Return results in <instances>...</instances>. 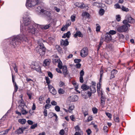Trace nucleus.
I'll use <instances>...</instances> for the list:
<instances>
[{"label": "nucleus", "mask_w": 135, "mask_h": 135, "mask_svg": "<svg viewBox=\"0 0 135 135\" xmlns=\"http://www.w3.org/2000/svg\"><path fill=\"white\" fill-rule=\"evenodd\" d=\"M10 44L13 48H15L20 45L21 41H27V39L26 37L23 34L14 36L10 38Z\"/></svg>", "instance_id": "f257e3e1"}, {"label": "nucleus", "mask_w": 135, "mask_h": 135, "mask_svg": "<svg viewBox=\"0 0 135 135\" xmlns=\"http://www.w3.org/2000/svg\"><path fill=\"white\" fill-rule=\"evenodd\" d=\"M29 13L28 12H25L24 15L23 19V25H21L20 31L21 32H22L23 30H26L25 29L26 28V27L33 23L30 19V17H29Z\"/></svg>", "instance_id": "f03ea898"}, {"label": "nucleus", "mask_w": 135, "mask_h": 135, "mask_svg": "<svg viewBox=\"0 0 135 135\" xmlns=\"http://www.w3.org/2000/svg\"><path fill=\"white\" fill-rule=\"evenodd\" d=\"M43 42H45V41L42 39H40L38 41L39 45L36 48V51L38 52L41 56H43L45 54L46 50V49L42 43Z\"/></svg>", "instance_id": "7ed1b4c3"}, {"label": "nucleus", "mask_w": 135, "mask_h": 135, "mask_svg": "<svg viewBox=\"0 0 135 135\" xmlns=\"http://www.w3.org/2000/svg\"><path fill=\"white\" fill-rule=\"evenodd\" d=\"M36 24L33 23L30 26H28L26 27V28H25L26 30H24H24H23V31L21 32L22 33H24L25 32L27 31L28 32L32 35H37V34L39 33V32L38 28H36L35 26V25Z\"/></svg>", "instance_id": "20e7f679"}, {"label": "nucleus", "mask_w": 135, "mask_h": 135, "mask_svg": "<svg viewBox=\"0 0 135 135\" xmlns=\"http://www.w3.org/2000/svg\"><path fill=\"white\" fill-rule=\"evenodd\" d=\"M38 0H27L26 5L28 8H33L38 4Z\"/></svg>", "instance_id": "39448f33"}, {"label": "nucleus", "mask_w": 135, "mask_h": 135, "mask_svg": "<svg viewBox=\"0 0 135 135\" xmlns=\"http://www.w3.org/2000/svg\"><path fill=\"white\" fill-rule=\"evenodd\" d=\"M51 26L50 24H49L48 25H40L38 24H36L35 26L37 28L39 32L40 31H41V30L44 29L46 30L50 27Z\"/></svg>", "instance_id": "423d86ee"}, {"label": "nucleus", "mask_w": 135, "mask_h": 135, "mask_svg": "<svg viewBox=\"0 0 135 135\" xmlns=\"http://www.w3.org/2000/svg\"><path fill=\"white\" fill-rule=\"evenodd\" d=\"M18 107L20 109H25L26 107H27L26 104L22 98V96L21 97V100H20L18 102Z\"/></svg>", "instance_id": "0eeeda50"}, {"label": "nucleus", "mask_w": 135, "mask_h": 135, "mask_svg": "<svg viewBox=\"0 0 135 135\" xmlns=\"http://www.w3.org/2000/svg\"><path fill=\"white\" fill-rule=\"evenodd\" d=\"M88 48L84 47L81 51L80 55L82 57H85L88 54Z\"/></svg>", "instance_id": "6e6552de"}, {"label": "nucleus", "mask_w": 135, "mask_h": 135, "mask_svg": "<svg viewBox=\"0 0 135 135\" xmlns=\"http://www.w3.org/2000/svg\"><path fill=\"white\" fill-rule=\"evenodd\" d=\"M127 26L126 25H123L117 28V30L120 32H125L128 29Z\"/></svg>", "instance_id": "1a4fd4ad"}, {"label": "nucleus", "mask_w": 135, "mask_h": 135, "mask_svg": "<svg viewBox=\"0 0 135 135\" xmlns=\"http://www.w3.org/2000/svg\"><path fill=\"white\" fill-rule=\"evenodd\" d=\"M75 5L77 7L81 8H85L87 9L88 8V6L85 5L83 3H79L76 2L75 4Z\"/></svg>", "instance_id": "9d476101"}, {"label": "nucleus", "mask_w": 135, "mask_h": 135, "mask_svg": "<svg viewBox=\"0 0 135 135\" xmlns=\"http://www.w3.org/2000/svg\"><path fill=\"white\" fill-rule=\"evenodd\" d=\"M48 88L51 93L54 95L56 94L57 93L56 91L52 85H49Z\"/></svg>", "instance_id": "9b49d317"}, {"label": "nucleus", "mask_w": 135, "mask_h": 135, "mask_svg": "<svg viewBox=\"0 0 135 135\" xmlns=\"http://www.w3.org/2000/svg\"><path fill=\"white\" fill-rule=\"evenodd\" d=\"M26 128H27L25 127L19 128L15 131V133L17 134H22L23 133V131Z\"/></svg>", "instance_id": "f8f14e48"}, {"label": "nucleus", "mask_w": 135, "mask_h": 135, "mask_svg": "<svg viewBox=\"0 0 135 135\" xmlns=\"http://www.w3.org/2000/svg\"><path fill=\"white\" fill-rule=\"evenodd\" d=\"M126 19L128 22L133 23L135 22L134 20L129 15H126Z\"/></svg>", "instance_id": "ddd939ff"}, {"label": "nucleus", "mask_w": 135, "mask_h": 135, "mask_svg": "<svg viewBox=\"0 0 135 135\" xmlns=\"http://www.w3.org/2000/svg\"><path fill=\"white\" fill-rule=\"evenodd\" d=\"M36 11L38 14L42 15L43 14L44 9L42 8L41 7H38L36 8Z\"/></svg>", "instance_id": "4468645a"}, {"label": "nucleus", "mask_w": 135, "mask_h": 135, "mask_svg": "<svg viewBox=\"0 0 135 135\" xmlns=\"http://www.w3.org/2000/svg\"><path fill=\"white\" fill-rule=\"evenodd\" d=\"M32 68L37 71L40 72L41 71V68L40 66L38 64H36L33 65L32 66Z\"/></svg>", "instance_id": "2eb2a0df"}, {"label": "nucleus", "mask_w": 135, "mask_h": 135, "mask_svg": "<svg viewBox=\"0 0 135 135\" xmlns=\"http://www.w3.org/2000/svg\"><path fill=\"white\" fill-rule=\"evenodd\" d=\"M106 48L107 49H109L110 50L112 51L113 52H115L113 46L111 44H110L108 45H107L106 46Z\"/></svg>", "instance_id": "dca6fc26"}, {"label": "nucleus", "mask_w": 135, "mask_h": 135, "mask_svg": "<svg viewBox=\"0 0 135 135\" xmlns=\"http://www.w3.org/2000/svg\"><path fill=\"white\" fill-rule=\"evenodd\" d=\"M61 44L63 46H66L69 44V42L68 41V39H66L65 40H62L60 41Z\"/></svg>", "instance_id": "f3484780"}, {"label": "nucleus", "mask_w": 135, "mask_h": 135, "mask_svg": "<svg viewBox=\"0 0 135 135\" xmlns=\"http://www.w3.org/2000/svg\"><path fill=\"white\" fill-rule=\"evenodd\" d=\"M69 98L70 101L75 102L77 101L78 100V97L76 95H74L73 96L70 97Z\"/></svg>", "instance_id": "a211bd4d"}, {"label": "nucleus", "mask_w": 135, "mask_h": 135, "mask_svg": "<svg viewBox=\"0 0 135 135\" xmlns=\"http://www.w3.org/2000/svg\"><path fill=\"white\" fill-rule=\"evenodd\" d=\"M112 39V37L110 34H108L107 33V34L105 37V40H104L106 42H108L109 41H110Z\"/></svg>", "instance_id": "6ab92c4d"}, {"label": "nucleus", "mask_w": 135, "mask_h": 135, "mask_svg": "<svg viewBox=\"0 0 135 135\" xmlns=\"http://www.w3.org/2000/svg\"><path fill=\"white\" fill-rule=\"evenodd\" d=\"M118 72L117 70L115 69H113L111 72V76L110 77V79L115 77L114 75L116 74Z\"/></svg>", "instance_id": "aec40b11"}, {"label": "nucleus", "mask_w": 135, "mask_h": 135, "mask_svg": "<svg viewBox=\"0 0 135 135\" xmlns=\"http://www.w3.org/2000/svg\"><path fill=\"white\" fill-rule=\"evenodd\" d=\"M74 36L75 38L77 36L82 37H83V35L80 31H77L76 33L74 35Z\"/></svg>", "instance_id": "412c9836"}, {"label": "nucleus", "mask_w": 135, "mask_h": 135, "mask_svg": "<svg viewBox=\"0 0 135 135\" xmlns=\"http://www.w3.org/2000/svg\"><path fill=\"white\" fill-rule=\"evenodd\" d=\"M62 68V73L64 75H67L68 72L67 71V68L66 66H64Z\"/></svg>", "instance_id": "4be33fe9"}, {"label": "nucleus", "mask_w": 135, "mask_h": 135, "mask_svg": "<svg viewBox=\"0 0 135 135\" xmlns=\"http://www.w3.org/2000/svg\"><path fill=\"white\" fill-rule=\"evenodd\" d=\"M52 60L54 64H55L57 62L59 61L60 60L59 59L58 56H55L53 58Z\"/></svg>", "instance_id": "5701e85b"}, {"label": "nucleus", "mask_w": 135, "mask_h": 135, "mask_svg": "<svg viewBox=\"0 0 135 135\" xmlns=\"http://www.w3.org/2000/svg\"><path fill=\"white\" fill-rule=\"evenodd\" d=\"M90 90L93 93H94L96 92V89L94 86H91L90 87Z\"/></svg>", "instance_id": "b1692460"}, {"label": "nucleus", "mask_w": 135, "mask_h": 135, "mask_svg": "<svg viewBox=\"0 0 135 135\" xmlns=\"http://www.w3.org/2000/svg\"><path fill=\"white\" fill-rule=\"evenodd\" d=\"M70 34V32L68 31L67 33L64 34V35L62 36V38H65L66 37H67V38H69V37Z\"/></svg>", "instance_id": "393cba45"}, {"label": "nucleus", "mask_w": 135, "mask_h": 135, "mask_svg": "<svg viewBox=\"0 0 135 135\" xmlns=\"http://www.w3.org/2000/svg\"><path fill=\"white\" fill-rule=\"evenodd\" d=\"M11 129V127L9 128L8 129H7L3 131V133H0V135H5L7 134L8 131Z\"/></svg>", "instance_id": "a878e982"}, {"label": "nucleus", "mask_w": 135, "mask_h": 135, "mask_svg": "<svg viewBox=\"0 0 135 135\" xmlns=\"http://www.w3.org/2000/svg\"><path fill=\"white\" fill-rule=\"evenodd\" d=\"M105 97L103 96V95H101V104L102 105H104L105 104Z\"/></svg>", "instance_id": "bb28decb"}, {"label": "nucleus", "mask_w": 135, "mask_h": 135, "mask_svg": "<svg viewBox=\"0 0 135 135\" xmlns=\"http://www.w3.org/2000/svg\"><path fill=\"white\" fill-rule=\"evenodd\" d=\"M50 60L49 59L45 60L44 62V65L46 66L49 65L50 63Z\"/></svg>", "instance_id": "cd10ccee"}, {"label": "nucleus", "mask_w": 135, "mask_h": 135, "mask_svg": "<svg viewBox=\"0 0 135 135\" xmlns=\"http://www.w3.org/2000/svg\"><path fill=\"white\" fill-rule=\"evenodd\" d=\"M82 15L83 17H85L86 18H89V14L86 12H83L82 13Z\"/></svg>", "instance_id": "c85d7f7f"}, {"label": "nucleus", "mask_w": 135, "mask_h": 135, "mask_svg": "<svg viewBox=\"0 0 135 135\" xmlns=\"http://www.w3.org/2000/svg\"><path fill=\"white\" fill-rule=\"evenodd\" d=\"M42 15H44L48 17H50L51 16V13L50 12L44 9V11H43V14Z\"/></svg>", "instance_id": "c756f323"}, {"label": "nucleus", "mask_w": 135, "mask_h": 135, "mask_svg": "<svg viewBox=\"0 0 135 135\" xmlns=\"http://www.w3.org/2000/svg\"><path fill=\"white\" fill-rule=\"evenodd\" d=\"M81 88L83 90H86L89 88V87L85 84H83Z\"/></svg>", "instance_id": "7c9ffc66"}, {"label": "nucleus", "mask_w": 135, "mask_h": 135, "mask_svg": "<svg viewBox=\"0 0 135 135\" xmlns=\"http://www.w3.org/2000/svg\"><path fill=\"white\" fill-rule=\"evenodd\" d=\"M18 122L21 124H25L26 122V119H19L18 120Z\"/></svg>", "instance_id": "2f4dec72"}, {"label": "nucleus", "mask_w": 135, "mask_h": 135, "mask_svg": "<svg viewBox=\"0 0 135 135\" xmlns=\"http://www.w3.org/2000/svg\"><path fill=\"white\" fill-rule=\"evenodd\" d=\"M103 70L102 68H101L100 71V78L99 81L100 82L101 81L102 79V78L103 75Z\"/></svg>", "instance_id": "473e14b6"}, {"label": "nucleus", "mask_w": 135, "mask_h": 135, "mask_svg": "<svg viewBox=\"0 0 135 135\" xmlns=\"http://www.w3.org/2000/svg\"><path fill=\"white\" fill-rule=\"evenodd\" d=\"M58 63L57 66L60 69H62L63 67L62 66V62L60 60L59 61L57 62Z\"/></svg>", "instance_id": "72a5a7b5"}, {"label": "nucleus", "mask_w": 135, "mask_h": 135, "mask_svg": "<svg viewBox=\"0 0 135 135\" xmlns=\"http://www.w3.org/2000/svg\"><path fill=\"white\" fill-rule=\"evenodd\" d=\"M74 105H70L69 106L68 109V111L69 112H71L74 109Z\"/></svg>", "instance_id": "f704fd0d"}, {"label": "nucleus", "mask_w": 135, "mask_h": 135, "mask_svg": "<svg viewBox=\"0 0 135 135\" xmlns=\"http://www.w3.org/2000/svg\"><path fill=\"white\" fill-rule=\"evenodd\" d=\"M128 21L126 20H124L123 21V23L125 25H124L128 27V28L130 26V25L128 23Z\"/></svg>", "instance_id": "c9c22d12"}, {"label": "nucleus", "mask_w": 135, "mask_h": 135, "mask_svg": "<svg viewBox=\"0 0 135 135\" xmlns=\"http://www.w3.org/2000/svg\"><path fill=\"white\" fill-rule=\"evenodd\" d=\"M75 131L76 132H82L81 131V129H80V127L78 125L76 126L75 127Z\"/></svg>", "instance_id": "e433bc0d"}, {"label": "nucleus", "mask_w": 135, "mask_h": 135, "mask_svg": "<svg viewBox=\"0 0 135 135\" xmlns=\"http://www.w3.org/2000/svg\"><path fill=\"white\" fill-rule=\"evenodd\" d=\"M45 79L46 81V83L47 84V85L48 86V87H49V85H51L50 84V81L48 77H46Z\"/></svg>", "instance_id": "4c0bfd02"}, {"label": "nucleus", "mask_w": 135, "mask_h": 135, "mask_svg": "<svg viewBox=\"0 0 135 135\" xmlns=\"http://www.w3.org/2000/svg\"><path fill=\"white\" fill-rule=\"evenodd\" d=\"M104 13V10L103 9H100L99 12V14L101 16L103 15Z\"/></svg>", "instance_id": "58836bf2"}, {"label": "nucleus", "mask_w": 135, "mask_h": 135, "mask_svg": "<svg viewBox=\"0 0 135 135\" xmlns=\"http://www.w3.org/2000/svg\"><path fill=\"white\" fill-rule=\"evenodd\" d=\"M97 91L98 96H99L100 95H103V93L102 90H101V89H97Z\"/></svg>", "instance_id": "ea45409f"}, {"label": "nucleus", "mask_w": 135, "mask_h": 135, "mask_svg": "<svg viewBox=\"0 0 135 135\" xmlns=\"http://www.w3.org/2000/svg\"><path fill=\"white\" fill-rule=\"evenodd\" d=\"M15 88V90L14 92H16L17 91L18 87L16 83L13 84Z\"/></svg>", "instance_id": "a19ab883"}, {"label": "nucleus", "mask_w": 135, "mask_h": 135, "mask_svg": "<svg viewBox=\"0 0 135 135\" xmlns=\"http://www.w3.org/2000/svg\"><path fill=\"white\" fill-rule=\"evenodd\" d=\"M24 109H21V113L23 115H25L28 113V112L26 111V110H25Z\"/></svg>", "instance_id": "79ce46f5"}, {"label": "nucleus", "mask_w": 135, "mask_h": 135, "mask_svg": "<svg viewBox=\"0 0 135 135\" xmlns=\"http://www.w3.org/2000/svg\"><path fill=\"white\" fill-rule=\"evenodd\" d=\"M108 34H110V35H113L115 34L116 33V32L115 31L113 30H110L108 33H107Z\"/></svg>", "instance_id": "37998d69"}, {"label": "nucleus", "mask_w": 135, "mask_h": 135, "mask_svg": "<svg viewBox=\"0 0 135 135\" xmlns=\"http://www.w3.org/2000/svg\"><path fill=\"white\" fill-rule=\"evenodd\" d=\"M96 31L97 32L99 31H100V27L98 24L96 25Z\"/></svg>", "instance_id": "c03bdc74"}, {"label": "nucleus", "mask_w": 135, "mask_h": 135, "mask_svg": "<svg viewBox=\"0 0 135 135\" xmlns=\"http://www.w3.org/2000/svg\"><path fill=\"white\" fill-rule=\"evenodd\" d=\"M55 110L57 112H59L60 110V107L59 106L57 105L55 106Z\"/></svg>", "instance_id": "a18cd8bd"}, {"label": "nucleus", "mask_w": 135, "mask_h": 135, "mask_svg": "<svg viewBox=\"0 0 135 135\" xmlns=\"http://www.w3.org/2000/svg\"><path fill=\"white\" fill-rule=\"evenodd\" d=\"M75 15L74 14L72 15L71 17V20L72 22H74L75 21Z\"/></svg>", "instance_id": "49530a36"}, {"label": "nucleus", "mask_w": 135, "mask_h": 135, "mask_svg": "<svg viewBox=\"0 0 135 135\" xmlns=\"http://www.w3.org/2000/svg\"><path fill=\"white\" fill-rule=\"evenodd\" d=\"M93 120V118L91 116H89L88 119L86 120L85 122H87L91 121Z\"/></svg>", "instance_id": "de8ad7c7"}, {"label": "nucleus", "mask_w": 135, "mask_h": 135, "mask_svg": "<svg viewBox=\"0 0 135 135\" xmlns=\"http://www.w3.org/2000/svg\"><path fill=\"white\" fill-rule=\"evenodd\" d=\"M71 24V22L70 20H67L66 25V27H68Z\"/></svg>", "instance_id": "09e8293b"}, {"label": "nucleus", "mask_w": 135, "mask_h": 135, "mask_svg": "<svg viewBox=\"0 0 135 135\" xmlns=\"http://www.w3.org/2000/svg\"><path fill=\"white\" fill-rule=\"evenodd\" d=\"M114 7L115 8L118 9H121V7H120V5L118 3L114 5Z\"/></svg>", "instance_id": "8fccbe9b"}, {"label": "nucleus", "mask_w": 135, "mask_h": 135, "mask_svg": "<svg viewBox=\"0 0 135 135\" xmlns=\"http://www.w3.org/2000/svg\"><path fill=\"white\" fill-rule=\"evenodd\" d=\"M83 112L85 117L88 114V111L87 110H83Z\"/></svg>", "instance_id": "3c124183"}, {"label": "nucleus", "mask_w": 135, "mask_h": 135, "mask_svg": "<svg viewBox=\"0 0 135 135\" xmlns=\"http://www.w3.org/2000/svg\"><path fill=\"white\" fill-rule=\"evenodd\" d=\"M92 110L94 114H96L97 112L98 109L94 107L92 108Z\"/></svg>", "instance_id": "603ef678"}, {"label": "nucleus", "mask_w": 135, "mask_h": 135, "mask_svg": "<svg viewBox=\"0 0 135 135\" xmlns=\"http://www.w3.org/2000/svg\"><path fill=\"white\" fill-rule=\"evenodd\" d=\"M51 106V105L50 104H46L45 106V109H49Z\"/></svg>", "instance_id": "864d4df0"}, {"label": "nucleus", "mask_w": 135, "mask_h": 135, "mask_svg": "<svg viewBox=\"0 0 135 135\" xmlns=\"http://www.w3.org/2000/svg\"><path fill=\"white\" fill-rule=\"evenodd\" d=\"M83 132L78 131L76 132L74 134V135H81V134H83Z\"/></svg>", "instance_id": "5fc2aeb1"}, {"label": "nucleus", "mask_w": 135, "mask_h": 135, "mask_svg": "<svg viewBox=\"0 0 135 135\" xmlns=\"http://www.w3.org/2000/svg\"><path fill=\"white\" fill-rule=\"evenodd\" d=\"M104 40H103V38L101 37L100 38V41L99 45V46H101L102 45V44Z\"/></svg>", "instance_id": "6e6d98bb"}, {"label": "nucleus", "mask_w": 135, "mask_h": 135, "mask_svg": "<svg viewBox=\"0 0 135 135\" xmlns=\"http://www.w3.org/2000/svg\"><path fill=\"white\" fill-rule=\"evenodd\" d=\"M86 132H87L88 135H90L91 133V131L90 129L89 128H88L86 130Z\"/></svg>", "instance_id": "4d7b16f0"}, {"label": "nucleus", "mask_w": 135, "mask_h": 135, "mask_svg": "<svg viewBox=\"0 0 135 135\" xmlns=\"http://www.w3.org/2000/svg\"><path fill=\"white\" fill-rule=\"evenodd\" d=\"M114 121L116 122H119V119L118 117H114Z\"/></svg>", "instance_id": "13d9d810"}, {"label": "nucleus", "mask_w": 135, "mask_h": 135, "mask_svg": "<svg viewBox=\"0 0 135 135\" xmlns=\"http://www.w3.org/2000/svg\"><path fill=\"white\" fill-rule=\"evenodd\" d=\"M64 91L62 89H60L58 90V92L60 94H62L64 93Z\"/></svg>", "instance_id": "bf43d9fd"}, {"label": "nucleus", "mask_w": 135, "mask_h": 135, "mask_svg": "<svg viewBox=\"0 0 135 135\" xmlns=\"http://www.w3.org/2000/svg\"><path fill=\"white\" fill-rule=\"evenodd\" d=\"M65 133V131L63 129L60 130L59 132V134L61 135H64Z\"/></svg>", "instance_id": "052dcab7"}, {"label": "nucleus", "mask_w": 135, "mask_h": 135, "mask_svg": "<svg viewBox=\"0 0 135 135\" xmlns=\"http://www.w3.org/2000/svg\"><path fill=\"white\" fill-rule=\"evenodd\" d=\"M122 9V10L124 11H128V9L127 8H126L124 6H122V8H121Z\"/></svg>", "instance_id": "680f3d73"}, {"label": "nucleus", "mask_w": 135, "mask_h": 135, "mask_svg": "<svg viewBox=\"0 0 135 135\" xmlns=\"http://www.w3.org/2000/svg\"><path fill=\"white\" fill-rule=\"evenodd\" d=\"M51 104L53 105L56 106L57 104L56 102L54 100L52 101L51 102Z\"/></svg>", "instance_id": "e2e57ef3"}, {"label": "nucleus", "mask_w": 135, "mask_h": 135, "mask_svg": "<svg viewBox=\"0 0 135 135\" xmlns=\"http://www.w3.org/2000/svg\"><path fill=\"white\" fill-rule=\"evenodd\" d=\"M56 48L57 49V50L59 52H61V48L59 46H56Z\"/></svg>", "instance_id": "0e129e2a"}, {"label": "nucleus", "mask_w": 135, "mask_h": 135, "mask_svg": "<svg viewBox=\"0 0 135 135\" xmlns=\"http://www.w3.org/2000/svg\"><path fill=\"white\" fill-rule=\"evenodd\" d=\"M64 83L62 81H60L59 83V86L60 87H62L64 86Z\"/></svg>", "instance_id": "69168bd1"}, {"label": "nucleus", "mask_w": 135, "mask_h": 135, "mask_svg": "<svg viewBox=\"0 0 135 135\" xmlns=\"http://www.w3.org/2000/svg\"><path fill=\"white\" fill-rule=\"evenodd\" d=\"M49 40L51 42H53L54 41V38L51 37H50L49 38Z\"/></svg>", "instance_id": "338daca9"}, {"label": "nucleus", "mask_w": 135, "mask_h": 135, "mask_svg": "<svg viewBox=\"0 0 135 135\" xmlns=\"http://www.w3.org/2000/svg\"><path fill=\"white\" fill-rule=\"evenodd\" d=\"M37 124H35L32 125L31 126L30 128L32 129H34L36 127H37Z\"/></svg>", "instance_id": "774afa93"}]
</instances>
